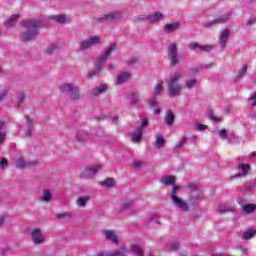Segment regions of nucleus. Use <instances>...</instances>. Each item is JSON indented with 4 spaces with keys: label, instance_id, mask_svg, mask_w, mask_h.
<instances>
[{
    "label": "nucleus",
    "instance_id": "nucleus-48",
    "mask_svg": "<svg viewBox=\"0 0 256 256\" xmlns=\"http://www.w3.org/2000/svg\"><path fill=\"white\" fill-rule=\"evenodd\" d=\"M249 101H252V105L256 107V94L250 97Z\"/></svg>",
    "mask_w": 256,
    "mask_h": 256
},
{
    "label": "nucleus",
    "instance_id": "nucleus-13",
    "mask_svg": "<svg viewBox=\"0 0 256 256\" xmlns=\"http://www.w3.org/2000/svg\"><path fill=\"white\" fill-rule=\"evenodd\" d=\"M188 49H190V50L200 49L201 51H204V53H207V51H211V49H213V46H211V45L202 46L198 43H191L188 45Z\"/></svg>",
    "mask_w": 256,
    "mask_h": 256
},
{
    "label": "nucleus",
    "instance_id": "nucleus-6",
    "mask_svg": "<svg viewBox=\"0 0 256 256\" xmlns=\"http://www.w3.org/2000/svg\"><path fill=\"white\" fill-rule=\"evenodd\" d=\"M101 43V38L98 36H93L88 38L87 40L80 43V51H85V49H90L94 45H99Z\"/></svg>",
    "mask_w": 256,
    "mask_h": 256
},
{
    "label": "nucleus",
    "instance_id": "nucleus-54",
    "mask_svg": "<svg viewBox=\"0 0 256 256\" xmlns=\"http://www.w3.org/2000/svg\"><path fill=\"white\" fill-rule=\"evenodd\" d=\"M221 19H222V22L225 23V21H229V19H231V15L222 17Z\"/></svg>",
    "mask_w": 256,
    "mask_h": 256
},
{
    "label": "nucleus",
    "instance_id": "nucleus-61",
    "mask_svg": "<svg viewBox=\"0 0 256 256\" xmlns=\"http://www.w3.org/2000/svg\"><path fill=\"white\" fill-rule=\"evenodd\" d=\"M97 256H109V254L105 255V254L101 253V254H98Z\"/></svg>",
    "mask_w": 256,
    "mask_h": 256
},
{
    "label": "nucleus",
    "instance_id": "nucleus-17",
    "mask_svg": "<svg viewBox=\"0 0 256 256\" xmlns=\"http://www.w3.org/2000/svg\"><path fill=\"white\" fill-rule=\"evenodd\" d=\"M181 27V24L179 22L169 23L164 26L165 31L167 33H173V31H177Z\"/></svg>",
    "mask_w": 256,
    "mask_h": 256
},
{
    "label": "nucleus",
    "instance_id": "nucleus-38",
    "mask_svg": "<svg viewBox=\"0 0 256 256\" xmlns=\"http://www.w3.org/2000/svg\"><path fill=\"white\" fill-rule=\"evenodd\" d=\"M164 146H165V139H163V137H158L156 139V147L160 149V147H164Z\"/></svg>",
    "mask_w": 256,
    "mask_h": 256
},
{
    "label": "nucleus",
    "instance_id": "nucleus-22",
    "mask_svg": "<svg viewBox=\"0 0 256 256\" xmlns=\"http://www.w3.org/2000/svg\"><path fill=\"white\" fill-rule=\"evenodd\" d=\"M133 205H135L134 200H126L122 203L121 211H128V209H133Z\"/></svg>",
    "mask_w": 256,
    "mask_h": 256
},
{
    "label": "nucleus",
    "instance_id": "nucleus-12",
    "mask_svg": "<svg viewBox=\"0 0 256 256\" xmlns=\"http://www.w3.org/2000/svg\"><path fill=\"white\" fill-rule=\"evenodd\" d=\"M130 251L135 256H145V250L138 244H130Z\"/></svg>",
    "mask_w": 256,
    "mask_h": 256
},
{
    "label": "nucleus",
    "instance_id": "nucleus-8",
    "mask_svg": "<svg viewBox=\"0 0 256 256\" xmlns=\"http://www.w3.org/2000/svg\"><path fill=\"white\" fill-rule=\"evenodd\" d=\"M114 51H117V45L110 44L108 49L98 58L99 65H103V63H105L109 55H111V53H113Z\"/></svg>",
    "mask_w": 256,
    "mask_h": 256
},
{
    "label": "nucleus",
    "instance_id": "nucleus-2",
    "mask_svg": "<svg viewBox=\"0 0 256 256\" xmlns=\"http://www.w3.org/2000/svg\"><path fill=\"white\" fill-rule=\"evenodd\" d=\"M179 79H181V73L176 72L174 75L170 76L168 82V95L170 97H179L183 87L179 84Z\"/></svg>",
    "mask_w": 256,
    "mask_h": 256
},
{
    "label": "nucleus",
    "instance_id": "nucleus-18",
    "mask_svg": "<svg viewBox=\"0 0 256 256\" xmlns=\"http://www.w3.org/2000/svg\"><path fill=\"white\" fill-rule=\"evenodd\" d=\"M164 121H165L166 125H169V126H171V125H173V123H175V114H173V111L168 110L166 112Z\"/></svg>",
    "mask_w": 256,
    "mask_h": 256
},
{
    "label": "nucleus",
    "instance_id": "nucleus-63",
    "mask_svg": "<svg viewBox=\"0 0 256 256\" xmlns=\"http://www.w3.org/2000/svg\"><path fill=\"white\" fill-rule=\"evenodd\" d=\"M248 23H249V25H252V22H251V20H249V21H248Z\"/></svg>",
    "mask_w": 256,
    "mask_h": 256
},
{
    "label": "nucleus",
    "instance_id": "nucleus-47",
    "mask_svg": "<svg viewBox=\"0 0 256 256\" xmlns=\"http://www.w3.org/2000/svg\"><path fill=\"white\" fill-rule=\"evenodd\" d=\"M177 249H179V244L178 243H172L170 245V250L171 251H177Z\"/></svg>",
    "mask_w": 256,
    "mask_h": 256
},
{
    "label": "nucleus",
    "instance_id": "nucleus-15",
    "mask_svg": "<svg viewBox=\"0 0 256 256\" xmlns=\"http://www.w3.org/2000/svg\"><path fill=\"white\" fill-rule=\"evenodd\" d=\"M143 138V128L138 127L134 134L131 136V141L133 143H141V139Z\"/></svg>",
    "mask_w": 256,
    "mask_h": 256
},
{
    "label": "nucleus",
    "instance_id": "nucleus-34",
    "mask_svg": "<svg viewBox=\"0 0 256 256\" xmlns=\"http://www.w3.org/2000/svg\"><path fill=\"white\" fill-rule=\"evenodd\" d=\"M87 201H89V196L79 197L76 203L79 207H85V205H87Z\"/></svg>",
    "mask_w": 256,
    "mask_h": 256
},
{
    "label": "nucleus",
    "instance_id": "nucleus-36",
    "mask_svg": "<svg viewBox=\"0 0 256 256\" xmlns=\"http://www.w3.org/2000/svg\"><path fill=\"white\" fill-rule=\"evenodd\" d=\"M16 167L18 169H25V167H27V162L23 158H18L16 160Z\"/></svg>",
    "mask_w": 256,
    "mask_h": 256
},
{
    "label": "nucleus",
    "instance_id": "nucleus-7",
    "mask_svg": "<svg viewBox=\"0 0 256 256\" xmlns=\"http://www.w3.org/2000/svg\"><path fill=\"white\" fill-rule=\"evenodd\" d=\"M168 53L171 59V65H177L179 63V57L177 56V44L173 43L168 47Z\"/></svg>",
    "mask_w": 256,
    "mask_h": 256
},
{
    "label": "nucleus",
    "instance_id": "nucleus-39",
    "mask_svg": "<svg viewBox=\"0 0 256 256\" xmlns=\"http://www.w3.org/2000/svg\"><path fill=\"white\" fill-rule=\"evenodd\" d=\"M196 84H197V79H190L186 81V87L188 89H191V87H195Z\"/></svg>",
    "mask_w": 256,
    "mask_h": 256
},
{
    "label": "nucleus",
    "instance_id": "nucleus-28",
    "mask_svg": "<svg viewBox=\"0 0 256 256\" xmlns=\"http://www.w3.org/2000/svg\"><path fill=\"white\" fill-rule=\"evenodd\" d=\"M3 127H5V121L0 122V145H2V143H5V138L7 137V133L2 131Z\"/></svg>",
    "mask_w": 256,
    "mask_h": 256
},
{
    "label": "nucleus",
    "instance_id": "nucleus-19",
    "mask_svg": "<svg viewBox=\"0 0 256 256\" xmlns=\"http://www.w3.org/2000/svg\"><path fill=\"white\" fill-rule=\"evenodd\" d=\"M129 79H131V73L129 72H124L122 74H120L118 76V79H117V84L118 85H123V83L129 81Z\"/></svg>",
    "mask_w": 256,
    "mask_h": 256
},
{
    "label": "nucleus",
    "instance_id": "nucleus-51",
    "mask_svg": "<svg viewBox=\"0 0 256 256\" xmlns=\"http://www.w3.org/2000/svg\"><path fill=\"white\" fill-rule=\"evenodd\" d=\"M133 165L136 169H141L143 164L141 162H134Z\"/></svg>",
    "mask_w": 256,
    "mask_h": 256
},
{
    "label": "nucleus",
    "instance_id": "nucleus-24",
    "mask_svg": "<svg viewBox=\"0 0 256 256\" xmlns=\"http://www.w3.org/2000/svg\"><path fill=\"white\" fill-rule=\"evenodd\" d=\"M237 167L238 169H241V175H243L244 177L247 176L249 174V171L251 170V166H249V164H238Z\"/></svg>",
    "mask_w": 256,
    "mask_h": 256
},
{
    "label": "nucleus",
    "instance_id": "nucleus-44",
    "mask_svg": "<svg viewBox=\"0 0 256 256\" xmlns=\"http://www.w3.org/2000/svg\"><path fill=\"white\" fill-rule=\"evenodd\" d=\"M196 129L198 131H205V129H207V125H205V124H198V125H196Z\"/></svg>",
    "mask_w": 256,
    "mask_h": 256
},
{
    "label": "nucleus",
    "instance_id": "nucleus-31",
    "mask_svg": "<svg viewBox=\"0 0 256 256\" xmlns=\"http://www.w3.org/2000/svg\"><path fill=\"white\" fill-rule=\"evenodd\" d=\"M218 209L220 213H229L231 211H234V208L231 205H221Z\"/></svg>",
    "mask_w": 256,
    "mask_h": 256
},
{
    "label": "nucleus",
    "instance_id": "nucleus-46",
    "mask_svg": "<svg viewBox=\"0 0 256 256\" xmlns=\"http://www.w3.org/2000/svg\"><path fill=\"white\" fill-rule=\"evenodd\" d=\"M247 73V65H244L239 70V75H245Z\"/></svg>",
    "mask_w": 256,
    "mask_h": 256
},
{
    "label": "nucleus",
    "instance_id": "nucleus-40",
    "mask_svg": "<svg viewBox=\"0 0 256 256\" xmlns=\"http://www.w3.org/2000/svg\"><path fill=\"white\" fill-rule=\"evenodd\" d=\"M8 166H9V161L7 160V158H3L0 161V169H7Z\"/></svg>",
    "mask_w": 256,
    "mask_h": 256
},
{
    "label": "nucleus",
    "instance_id": "nucleus-29",
    "mask_svg": "<svg viewBox=\"0 0 256 256\" xmlns=\"http://www.w3.org/2000/svg\"><path fill=\"white\" fill-rule=\"evenodd\" d=\"M161 183L163 185H174L175 183V176H167L161 179Z\"/></svg>",
    "mask_w": 256,
    "mask_h": 256
},
{
    "label": "nucleus",
    "instance_id": "nucleus-30",
    "mask_svg": "<svg viewBox=\"0 0 256 256\" xmlns=\"http://www.w3.org/2000/svg\"><path fill=\"white\" fill-rule=\"evenodd\" d=\"M101 187H115V180L107 178L100 183Z\"/></svg>",
    "mask_w": 256,
    "mask_h": 256
},
{
    "label": "nucleus",
    "instance_id": "nucleus-37",
    "mask_svg": "<svg viewBox=\"0 0 256 256\" xmlns=\"http://www.w3.org/2000/svg\"><path fill=\"white\" fill-rule=\"evenodd\" d=\"M52 196H51V191L49 190H44L43 191V198L42 201H44L45 203H49V201H51Z\"/></svg>",
    "mask_w": 256,
    "mask_h": 256
},
{
    "label": "nucleus",
    "instance_id": "nucleus-60",
    "mask_svg": "<svg viewBox=\"0 0 256 256\" xmlns=\"http://www.w3.org/2000/svg\"><path fill=\"white\" fill-rule=\"evenodd\" d=\"M154 113H155V115H159V113H161V110L160 109H156V110H154Z\"/></svg>",
    "mask_w": 256,
    "mask_h": 256
},
{
    "label": "nucleus",
    "instance_id": "nucleus-9",
    "mask_svg": "<svg viewBox=\"0 0 256 256\" xmlns=\"http://www.w3.org/2000/svg\"><path fill=\"white\" fill-rule=\"evenodd\" d=\"M31 237H32V241L33 243H35V245H39L41 243H44V239H43V233L41 232V230L39 228H35L32 232H31Z\"/></svg>",
    "mask_w": 256,
    "mask_h": 256
},
{
    "label": "nucleus",
    "instance_id": "nucleus-1",
    "mask_svg": "<svg viewBox=\"0 0 256 256\" xmlns=\"http://www.w3.org/2000/svg\"><path fill=\"white\" fill-rule=\"evenodd\" d=\"M22 25L26 27V31L22 32V41H31L35 39V35H38L39 28L41 27V20L29 19L22 22Z\"/></svg>",
    "mask_w": 256,
    "mask_h": 256
},
{
    "label": "nucleus",
    "instance_id": "nucleus-45",
    "mask_svg": "<svg viewBox=\"0 0 256 256\" xmlns=\"http://www.w3.org/2000/svg\"><path fill=\"white\" fill-rule=\"evenodd\" d=\"M210 119H211V121H215L216 123H221V121H223V118H219V117L213 116V115L210 116Z\"/></svg>",
    "mask_w": 256,
    "mask_h": 256
},
{
    "label": "nucleus",
    "instance_id": "nucleus-14",
    "mask_svg": "<svg viewBox=\"0 0 256 256\" xmlns=\"http://www.w3.org/2000/svg\"><path fill=\"white\" fill-rule=\"evenodd\" d=\"M229 35H231V31L229 29L222 30V33L219 37V43L222 47L227 45V39H229Z\"/></svg>",
    "mask_w": 256,
    "mask_h": 256
},
{
    "label": "nucleus",
    "instance_id": "nucleus-62",
    "mask_svg": "<svg viewBox=\"0 0 256 256\" xmlns=\"http://www.w3.org/2000/svg\"><path fill=\"white\" fill-rule=\"evenodd\" d=\"M212 256H225L223 254H215V255H212Z\"/></svg>",
    "mask_w": 256,
    "mask_h": 256
},
{
    "label": "nucleus",
    "instance_id": "nucleus-16",
    "mask_svg": "<svg viewBox=\"0 0 256 256\" xmlns=\"http://www.w3.org/2000/svg\"><path fill=\"white\" fill-rule=\"evenodd\" d=\"M165 17V14H161V12H156L154 14H150L146 17L147 21L150 23H157V21H161Z\"/></svg>",
    "mask_w": 256,
    "mask_h": 256
},
{
    "label": "nucleus",
    "instance_id": "nucleus-20",
    "mask_svg": "<svg viewBox=\"0 0 256 256\" xmlns=\"http://www.w3.org/2000/svg\"><path fill=\"white\" fill-rule=\"evenodd\" d=\"M118 17H121L120 12H112L104 15V17L101 18V21H113V19H118Z\"/></svg>",
    "mask_w": 256,
    "mask_h": 256
},
{
    "label": "nucleus",
    "instance_id": "nucleus-64",
    "mask_svg": "<svg viewBox=\"0 0 256 256\" xmlns=\"http://www.w3.org/2000/svg\"><path fill=\"white\" fill-rule=\"evenodd\" d=\"M254 117H255V119H256V114H254Z\"/></svg>",
    "mask_w": 256,
    "mask_h": 256
},
{
    "label": "nucleus",
    "instance_id": "nucleus-55",
    "mask_svg": "<svg viewBox=\"0 0 256 256\" xmlns=\"http://www.w3.org/2000/svg\"><path fill=\"white\" fill-rule=\"evenodd\" d=\"M128 63H130V65H133V64L137 63V59L131 58V59H129Z\"/></svg>",
    "mask_w": 256,
    "mask_h": 256
},
{
    "label": "nucleus",
    "instance_id": "nucleus-5",
    "mask_svg": "<svg viewBox=\"0 0 256 256\" xmlns=\"http://www.w3.org/2000/svg\"><path fill=\"white\" fill-rule=\"evenodd\" d=\"M236 201L241 208V213H244V215H251V213H255L256 204H248L247 200L243 199H237Z\"/></svg>",
    "mask_w": 256,
    "mask_h": 256
},
{
    "label": "nucleus",
    "instance_id": "nucleus-4",
    "mask_svg": "<svg viewBox=\"0 0 256 256\" xmlns=\"http://www.w3.org/2000/svg\"><path fill=\"white\" fill-rule=\"evenodd\" d=\"M61 93H69L72 101H77L81 95L79 94V87L73 84H65L60 87Z\"/></svg>",
    "mask_w": 256,
    "mask_h": 256
},
{
    "label": "nucleus",
    "instance_id": "nucleus-59",
    "mask_svg": "<svg viewBox=\"0 0 256 256\" xmlns=\"http://www.w3.org/2000/svg\"><path fill=\"white\" fill-rule=\"evenodd\" d=\"M27 137H31V129H28V131L26 132Z\"/></svg>",
    "mask_w": 256,
    "mask_h": 256
},
{
    "label": "nucleus",
    "instance_id": "nucleus-3",
    "mask_svg": "<svg viewBox=\"0 0 256 256\" xmlns=\"http://www.w3.org/2000/svg\"><path fill=\"white\" fill-rule=\"evenodd\" d=\"M179 189H181L179 186L174 185L172 188V194L171 199L174 205L176 207H179V209H183V211H189V204L187 202L183 201V199L177 197V194L179 193Z\"/></svg>",
    "mask_w": 256,
    "mask_h": 256
},
{
    "label": "nucleus",
    "instance_id": "nucleus-32",
    "mask_svg": "<svg viewBox=\"0 0 256 256\" xmlns=\"http://www.w3.org/2000/svg\"><path fill=\"white\" fill-rule=\"evenodd\" d=\"M254 235H256V230L251 229V230L244 232V234L242 235V239L247 241V240L251 239V237H253Z\"/></svg>",
    "mask_w": 256,
    "mask_h": 256
},
{
    "label": "nucleus",
    "instance_id": "nucleus-43",
    "mask_svg": "<svg viewBox=\"0 0 256 256\" xmlns=\"http://www.w3.org/2000/svg\"><path fill=\"white\" fill-rule=\"evenodd\" d=\"M219 135L222 139H227V131L224 128L220 130Z\"/></svg>",
    "mask_w": 256,
    "mask_h": 256
},
{
    "label": "nucleus",
    "instance_id": "nucleus-10",
    "mask_svg": "<svg viewBox=\"0 0 256 256\" xmlns=\"http://www.w3.org/2000/svg\"><path fill=\"white\" fill-rule=\"evenodd\" d=\"M107 89H108L107 84H100L99 86L92 88L91 97H99V95H103V93H105Z\"/></svg>",
    "mask_w": 256,
    "mask_h": 256
},
{
    "label": "nucleus",
    "instance_id": "nucleus-41",
    "mask_svg": "<svg viewBox=\"0 0 256 256\" xmlns=\"http://www.w3.org/2000/svg\"><path fill=\"white\" fill-rule=\"evenodd\" d=\"M138 101H139V93L133 92V93H132V101H131V103H132V104H135V103H137Z\"/></svg>",
    "mask_w": 256,
    "mask_h": 256
},
{
    "label": "nucleus",
    "instance_id": "nucleus-25",
    "mask_svg": "<svg viewBox=\"0 0 256 256\" xmlns=\"http://www.w3.org/2000/svg\"><path fill=\"white\" fill-rule=\"evenodd\" d=\"M19 17H20L19 14L12 15L10 19L5 22V27H15V21H17Z\"/></svg>",
    "mask_w": 256,
    "mask_h": 256
},
{
    "label": "nucleus",
    "instance_id": "nucleus-26",
    "mask_svg": "<svg viewBox=\"0 0 256 256\" xmlns=\"http://www.w3.org/2000/svg\"><path fill=\"white\" fill-rule=\"evenodd\" d=\"M129 254V251H127V248H120L119 250H116L109 254V256H126Z\"/></svg>",
    "mask_w": 256,
    "mask_h": 256
},
{
    "label": "nucleus",
    "instance_id": "nucleus-33",
    "mask_svg": "<svg viewBox=\"0 0 256 256\" xmlns=\"http://www.w3.org/2000/svg\"><path fill=\"white\" fill-rule=\"evenodd\" d=\"M162 91H163V81L160 80L154 87V95H161Z\"/></svg>",
    "mask_w": 256,
    "mask_h": 256
},
{
    "label": "nucleus",
    "instance_id": "nucleus-53",
    "mask_svg": "<svg viewBox=\"0 0 256 256\" xmlns=\"http://www.w3.org/2000/svg\"><path fill=\"white\" fill-rule=\"evenodd\" d=\"M2 225H5V216H0V227H2Z\"/></svg>",
    "mask_w": 256,
    "mask_h": 256
},
{
    "label": "nucleus",
    "instance_id": "nucleus-21",
    "mask_svg": "<svg viewBox=\"0 0 256 256\" xmlns=\"http://www.w3.org/2000/svg\"><path fill=\"white\" fill-rule=\"evenodd\" d=\"M24 102H25V92L20 91L16 95L15 103L16 105H18V107H21V105H23Z\"/></svg>",
    "mask_w": 256,
    "mask_h": 256
},
{
    "label": "nucleus",
    "instance_id": "nucleus-35",
    "mask_svg": "<svg viewBox=\"0 0 256 256\" xmlns=\"http://www.w3.org/2000/svg\"><path fill=\"white\" fill-rule=\"evenodd\" d=\"M51 19L57 23H65V21H67V18L64 15H54L51 16Z\"/></svg>",
    "mask_w": 256,
    "mask_h": 256
},
{
    "label": "nucleus",
    "instance_id": "nucleus-11",
    "mask_svg": "<svg viewBox=\"0 0 256 256\" xmlns=\"http://www.w3.org/2000/svg\"><path fill=\"white\" fill-rule=\"evenodd\" d=\"M103 235H105L108 241H112V243H119V237L113 230H104Z\"/></svg>",
    "mask_w": 256,
    "mask_h": 256
},
{
    "label": "nucleus",
    "instance_id": "nucleus-58",
    "mask_svg": "<svg viewBox=\"0 0 256 256\" xmlns=\"http://www.w3.org/2000/svg\"><path fill=\"white\" fill-rule=\"evenodd\" d=\"M6 95H7V92H4V93L0 94V101H1V99H5Z\"/></svg>",
    "mask_w": 256,
    "mask_h": 256
},
{
    "label": "nucleus",
    "instance_id": "nucleus-57",
    "mask_svg": "<svg viewBox=\"0 0 256 256\" xmlns=\"http://www.w3.org/2000/svg\"><path fill=\"white\" fill-rule=\"evenodd\" d=\"M199 71V67L191 68V73H197Z\"/></svg>",
    "mask_w": 256,
    "mask_h": 256
},
{
    "label": "nucleus",
    "instance_id": "nucleus-23",
    "mask_svg": "<svg viewBox=\"0 0 256 256\" xmlns=\"http://www.w3.org/2000/svg\"><path fill=\"white\" fill-rule=\"evenodd\" d=\"M98 171H101V166H93L86 168L85 170V175H96Z\"/></svg>",
    "mask_w": 256,
    "mask_h": 256
},
{
    "label": "nucleus",
    "instance_id": "nucleus-56",
    "mask_svg": "<svg viewBox=\"0 0 256 256\" xmlns=\"http://www.w3.org/2000/svg\"><path fill=\"white\" fill-rule=\"evenodd\" d=\"M156 103H157V101L155 99H152L150 101V107H155Z\"/></svg>",
    "mask_w": 256,
    "mask_h": 256
},
{
    "label": "nucleus",
    "instance_id": "nucleus-49",
    "mask_svg": "<svg viewBox=\"0 0 256 256\" xmlns=\"http://www.w3.org/2000/svg\"><path fill=\"white\" fill-rule=\"evenodd\" d=\"M64 217H71V215H69V214H67V213L57 214V218H58V219H64Z\"/></svg>",
    "mask_w": 256,
    "mask_h": 256
},
{
    "label": "nucleus",
    "instance_id": "nucleus-52",
    "mask_svg": "<svg viewBox=\"0 0 256 256\" xmlns=\"http://www.w3.org/2000/svg\"><path fill=\"white\" fill-rule=\"evenodd\" d=\"M147 125H149V121H147V119H144L140 127L143 129V127H147Z\"/></svg>",
    "mask_w": 256,
    "mask_h": 256
},
{
    "label": "nucleus",
    "instance_id": "nucleus-50",
    "mask_svg": "<svg viewBox=\"0 0 256 256\" xmlns=\"http://www.w3.org/2000/svg\"><path fill=\"white\" fill-rule=\"evenodd\" d=\"M184 145H185V141L179 142L178 144H176L175 149H181L184 147Z\"/></svg>",
    "mask_w": 256,
    "mask_h": 256
},
{
    "label": "nucleus",
    "instance_id": "nucleus-27",
    "mask_svg": "<svg viewBox=\"0 0 256 256\" xmlns=\"http://www.w3.org/2000/svg\"><path fill=\"white\" fill-rule=\"evenodd\" d=\"M46 55H55V53H59V46L51 45L45 50Z\"/></svg>",
    "mask_w": 256,
    "mask_h": 256
},
{
    "label": "nucleus",
    "instance_id": "nucleus-42",
    "mask_svg": "<svg viewBox=\"0 0 256 256\" xmlns=\"http://www.w3.org/2000/svg\"><path fill=\"white\" fill-rule=\"evenodd\" d=\"M99 73H101V67H97L95 70L90 72V77H95V76L99 75Z\"/></svg>",
    "mask_w": 256,
    "mask_h": 256
}]
</instances>
